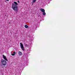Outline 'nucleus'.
Segmentation results:
<instances>
[{
    "instance_id": "obj_14",
    "label": "nucleus",
    "mask_w": 75,
    "mask_h": 75,
    "mask_svg": "<svg viewBox=\"0 0 75 75\" xmlns=\"http://www.w3.org/2000/svg\"><path fill=\"white\" fill-rule=\"evenodd\" d=\"M6 1H8V0H6Z\"/></svg>"
},
{
    "instance_id": "obj_2",
    "label": "nucleus",
    "mask_w": 75,
    "mask_h": 75,
    "mask_svg": "<svg viewBox=\"0 0 75 75\" xmlns=\"http://www.w3.org/2000/svg\"><path fill=\"white\" fill-rule=\"evenodd\" d=\"M1 63L2 65L4 66L6 65V64H7V62H6V61L4 60H1Z\"/></svg>"
},
{
    "instance_id": "obj_12",
    "label": "nucleus",
    "mask_w": 75,
    "mask_h": 75,
    "mask_svg": "<svg viewBox=\"0 0 75 75\" xmlns=\"http://www.w3.org/2000/svg\"><path fill=\"white\" fill-rule=\"evenodd\" d=\"M46 14V13H45V12H43V15L44 16H45Z\"/></svg>"
},
{
    "instance_id": "obj_4",
    "label": "nucleus",
    "mask_w": 75,
    "mask_h": 75,
    "mask_svg": "<svg viewBox=\"0 0 75 75\" xmlns=\"http://www.w3.org/2000/svg\"><path fill=\"white\" fill-rule=\"evenodd\" d=\"M3 57L4 59L6 60V61H8V60H7L6 57L5 56V55H3Z\"/></svg>"
},
{
    "instance_id": "obj_10",
    "label": "nucleus",
    "mask_w": 75,
    "mask_h": 75,
    "mask_svg": "<svg viewBox=\"0 0 75 75\" xmlns=\"http://www.w3.org/2000/svg\"><path fill=\"white\" fill-rule=\"evenodd\" d=\"M13 4H15V5H16V6L17 5H18V4L16 2H14V3Z\"/></svg>"
},
{
    "instance_id": "obj_1",
    "label": "nucleus",
    "mask_w": 75,
    "mask_h": 75,
    "mask_svg": "<svg viewBox=\"0 0 75 75\" xmlns=\"http://www.w3.org/2000/svg\"><path fill=\"white\" fill-rule=\"evenodd\" d=\"M12 8L16 12L18 11V6L13 3L12 4Z\"/></svg>"
},
{
    "instance_id": "obj_13",
    "label": "nucleus",
    "mask_w": 75,
    "mask_h": 75,
    "mask_svg": "<svg viewBox=\"0 0 75 75\" xmlns=\"http://www.w3.org/2000/svg\"><path fill=\"white\" fill-rule=\"evenodd\" d=\"M18 3H20V2H19V1H18Z\"/></svg>"
},
{
    "instance_id": "obj_7",
    "label": "nucleus",
    "mask_w": 75,
    "mask_h": 75,
    "mask_svg": "<svg viewBox=\"0 0 75 75\" xmlns=\"http://www.w3.org/2000/svg\"><path fill=\"white\" fill-rule=\"evenodd\" d=\"M36 0H33L32 1V5H33L34 3H35V1H36Z\"/></svg>"
},
{
    "instance_id": "obj_6",
    "label": "nucleus",
    "mask_w": 75,
    "mask_h": 75,
    "mask_svg": "<svg viewBox=\"0 0 75 75\" xmlns=\"http://www.w3.org/2000/svg\"><path fill=\"white\" fill-rule=\"evenodd\" d=\"M40 10L42 13H44V12H45V10L44 9H42L41 8L40 9Z\"/></svg>"
},
{
    "instance_id": "obj_8",
    "label": "nucleus",
    "mask_w": 75,
    "mask_h": 75,
    "mask_svg": "<svg viewBox=\"0 0 75 75\" xmlns=\"http://www.w3.org/2000/svg\"><path fill=\"white\" fill-rule=\"evenodd\" d=\"M18 54L19 55H22V52H18Z\"/></svg>"
},
{
    "instance_id": "obj_5",
    "label": "nucleus",
    "mask_w": 75,
    "mask_h": 75,
    "mask_svg": "<svg viewBox=\"0 0 75 75\" xmlns=\"http://www.w3.org/2000/svg\"><path fill=\"white\" fill-rule=\"evenodd\" d=\"M24 45H25V47H28H28H29V45L25 43H24Z\"/></svg>"
},
{
    "instance_id": "obj_3",
    "label": "nucleus",
    "mask_w": 75,
    "mask_h": 75,
    "mask_svg": "<svg viewBox=\"0 0 75 75\" xmlns=\"http://www.w3.org/2000/svg\"><path fill=\"white\" fill-rule=\"evenodd\" d=\"M20 44L21 45V48L23 50V51H24V45L23 44H22L21 43H20Z\"/></svg>"
},
{
    "instance_id": "obj_11",
    "label": "nucleus",
    "mask_w": 75,
    "mask_h": 75,
    "mask_svg": "<svg viewBox=\"0 0 75 75\" xmlns=\"http://www.w3.org/2000/svg\"><path fill=\"white\" fill-rule=\"evenodd\" d=\"M25 28H28V25H25Z\"/></svg>"
},
{
    "instance_id": "obj_9",
    "label": "nucleus",
    "mask_w": 75,
    "mask_h": 75,
    "mask_svg": "<svg viewBox=\"0 0 75 75\" xmlns=\"http://www.w3.org/2000/svg\"><path fill=\"white\" fill-rule=\"evenodd\" d=\"M15 54H16V52H13V54H11L12 55H13V56H14V55H15Z\"/></svg>"
}]
</instances>
